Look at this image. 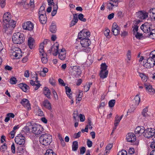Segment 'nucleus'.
I'll list each match as a JSON object with an SVG mask.
<instances>
[{"label":"nucleus","instance_id":"1","mask_svg":"<svg viewBox=\"0 0 155 155\" xmlns=\"http://www.w3.org/2000/svg\"><path fill=\"white\" fill-rule=\"evenodd\" d=\"M25 137L21 134H18L15 137V142L18 145L17 149L19 152H23L25 150Z\"/></svg>","mask_w":155,"mask_h":155},{"label":"nucleus","instance_id":"2","mask_svg":"<svg viewBox=\"0 0 155 155\" xmlns=\"http://www.w3.org/2000/svg\"><path fill=\"white\" fill-rule=\"evenodd\" d=\"M52 137L48 134H42L40 137L39 141L41 143L45 146L50 144L52 141Z\"/></svg>","mask_w":155,"mask_h":155},{"label":"nucleus","instance_id":"3","mask_svg":"<svg viewBox=\"0 0 155 155\" xmlns=\"http://www.w3.org/2000/svg\"><path fill=\"white\" fill-rule=\"evenodd\" d=\"M25 40L24 36L23 34L19 32L14 33L12 37V40L15 44H21L23 43Z\"/></svg>","mask_w":155,"mask_h":155},{"label":"nucleus","instance_id":"4","mask_svg":"<svg viewBox=\"0 0 155 155\" xmlns=\"http://www.w3.org/2000/svg\"><path fill=\"white\" fill-rule=\"evenodd\" d=\"M47 40H45L44 41L41 43L40 45L39 52L40 55H41L43 57L41 58V61L43 63L46 64L48 62V58H47V54L46 53H45L44 50V45L45 42H47Z\"/></svg>","mask_w":155,"mask_h":155},{"label":"nucleus","instance_id":"5","mask_svg":"<svg viewBox=\"0 0 155 155\" xmlns=\"http://www.w3.org/2000/svg\"><path fill=\"white\" fill-rule=\"evenodd\" d=\"M32 126V132L33 133L37 135L42 133L43 129L40 125L34 123Z\"/></svg>","mask_w":155,"mask_h":155},{"label":"nucleus","instance_id":"6","mask_svg":"<svg viewBox=\"0 0 155 155\" xmlns=\"http://www.w3.org/2000/svg\"><path fill=\"white\" fill-rule=\"evenodd\" d=\"M14 22L13 24L6 23L4 25L3 27V31L7 34H11L12 30L15 27Z\"/></svg>","mask_w":155,"mask_h":155},{"label":"nucleus","instance_id":"7","mask_svg":"<svg viewBox=\"0 0 155 155\" xmlns=\"http://www.w3.org/2000/svg\"><path fill=\"white\" fill-rule=\"evenodd\" d=\"M147 61L149 62L152 67L155 65V50L152 51L150 54V57Z\"/></svg>","mask_w":155,"mask_h":155},{"label":"nucleus","instance_id":"8","mask_svg":"<svg viewBox=\"0 0 155 155\" xmlns=\"http://www.w3.org/2000/svg\"><path fill=\"white\" fill-rule=\"evenodd\" d=\"M12 55L16 59H19L22 56L21 52L20 49L18 47H15L12 48Z\"/></svg>","mask_w":155,"mask_h":155},{"label":"nucleus","instance_id":"9","mask_svg":"<svg viewBox=\"0 0 155 155\" xmlns=\"http://www.w3.org/2000/svg\"><path fill=\"white\" fill-rule=\"evenodd\" d=\"M155 131L152 128H148L145 130L144 136L145 137L149 138L152 137L154 135Z\"/></svg>","mask_w":155,"mask_h":155},{"label":"nucleus","instance_id":"10","mask_svg":"<svg viewBox=\"0 0 155 155\" xmlns=\"http://www.w3.org/2000/svg\"><path fill=\"white\" fill-rule=\"evenodd\" d=\"M140 28L144 33L149 34L151 30L150 25L148 23H145L142 25Z\"/></svg>","mask_w":155,"mask_h":155},{"label":"nucleus","instance_id":"11","mask_svg":"<svg viewBox=\"0 0 155 155\" xmlns=\"http://www.w3.org/2000/svg\"><path fill=\"white\" fill-rule=\"evenodd\" d=\"M111 31L115 36L119 34L120 28L116 23L114 22L113 24Z\"/></svg>","mask_w":155,"mask_h":155},{"label":"nucleus","instance_id":"12","mask_svg":"<svg viewBox=\"0 0 155 155\" xmlns=\"http://www.w3.org/2000/svg\"><path fill=\"white\" fill-rule=\"evenodd\" d=\"M136 15L138 18L141 19H144L148 17V13L144 11H139L136 12Z\"/></svg>","mask_w":155,"mask_h":155},{"label":"nucleus","instance_id":"13","mask_svg":"<svg viewBox=\"0 0 155 155\" xmlns=\"http://www.w3.org/2000/svg\"><path fill=\"white\" fill-rule=\"evenodd\" d=\"M22 27L25 30L31 31L34 28V25L31 22L29 21L24 23L23 24Z\"/></svg>","mask_w":155,"mask_h":155},{"label":"nucleus","instance_id":"14","mask_svg":"<svg viewBox=\"0 0 155 155\" xmlns=\"http://www.w3.org/2000/svg\"><path fill=\"white\" fill-rule=\"evenodd\" d=\"M82 46L84 48L88 47L91 44V41L88 38H84L80 41Z\"/></svg>","mask_w":155,"mask_h":155},{"label":"nucleus","instance_id":"15","mask_svg":"<svg viewBox=\"0 0 155 155\" xmlns=\"http://www.w3.org/2000/svg\"><path fill=\"white\" fill-rule=\"evenodd\" d=\"M127 141L129 142H133L136 139V137L135 135L132 133H129L127 134L126 137Z\"/></svg>","mask_w":155,"mask_h":155},{"label":"nucleus","instance_id":"16","mask_svg":"<svg viewBox=\"0 0 155 155\" xmlns=\"http://www.w3.org/2000/svg\"><path fill=\"white\" fill-rule=\"evenodd\" d=\"M144 85L146 90L150 94H153L155 93V90L152 88L151 85L147 83H145Z\"/></svg>","mask_w":155,"mask_h":155},{"label":"nucleus","instance_id":"17","mask_svg":"<svg viewBox=\"0 0 155 155\" xmlns=\"http://www.w3.org/2000/svg\"><path fill=\"white\" fill-rule=\"evenodd\" d=\"M20 103L24 107H27L28 110L31 108L30 104L28 99L24 98L21 100Z\"/></svg>","mask_w":155,"mask_h":155},{"label":"nucleus","instance_id":"18","mask_svg":"<svg viewBox=\"0 0 155 155\" xmlns=\"http://www.w3.org/2000/svg\"><path fill=\"white\" fill-rule=\"evenodd\" d=\"M11 15L9 12H6L5 13L3 16V21L5 22V21L9 22L10 21L11 18Z\"/></svg>","mask_w":155,"mask_h":155},{"label":"nucleus","instance_id":"19","mask_svg":"<svg viewBox=\"0 0 155 155\" xmlns=\"http://www.w3.org/2000/svg\"><path fill=\"white\" fill-rule=\"evenodd\" d=\"M148 15L150 16L152 21L155 20V8H152L149 10Z\"/></svg>","mask_w":155,"mask_h":155},{"label":"nucleus","instance_id":"20","mask_svg":"<svg viewBox=\"0 0 155 155\" xmlns=\"http://www.w3.org/2000/svg\"><path fill=\"white\" fill-rule=\"evenodd\" d=\"M18 87L25 92H27L29 89V87L26 84L21 83L18 85Z\"/></svg>","mask_w":155,"mask_h":155},{"label":"nucleus","instance_id":"21","mask_svg":"<svg viewBox=\"0 0 155 155\" xmlns=\"http://www.w3.org/2000/svg\"><path fill=\"white\" fill-rule=\"evenodd\" d=\"M141 114L143 117L146 118L147 119L150 118V115L148 112L147 107H146L143 109L141 112Z\"/></svg>","mask_w":155,"mask_h":155},{"label":"nucleus","instance_id":"22","mask_svg":"<svg viewBox=\"0 0 155 155\" xmlns=\"http://www.w3.org/2000/svg\"><path fill=\"white\" fill-rule=\"evenodd\" d=\"M145 130L143 127H138L135 129V133L136 134L141 135L143 133L144 134Z\"/></svg>","mask_w":155,"mask_h":155},{"label":"nucleus","instance_id":"23","mask_svg":"<svg viewBox=\"0 0 155 155\" xmlns=\"http://www.w3.org/2000/svg\"><path fill=\"white\" fill-rule=\"evenodd\" d=\"M55 48H56V52L54 53H53V54L54 56H56L58 54H64V55H66V52L64 48L62 49L61 50V51L60 52H58V50L59 49V46L57 45L56 46Z\"/></svg>","mask_w":155,"mask_h":155},{"label":"nucleus","instance_id":"24","mask_svg":"<svg viewBox=\"0 0 155 155\" xmlns=\"http://www.w3.org/2000/svg\"><path fill=\"white\" fill-rule=\"evenodd\" d=\"M78 21V14H74L73 15V20L70 24V27H71L74 25Z\"/></svg>","mask_w":155,"mask_h":155},{"label":"nucleus","instance_id":"25","mask_svg":"<svg viewBox=\"0 0 155 155\" xmlns=\"http://www.w3.org/2000/svg\"><path fill=\"white\" fill-rule=\"evenodd\" d=\"M39 18L40 22L41 24H44L46 23L47 21L46 14L39 15Z\"/></svg>","mask_w":155,"mask_h":155},{"label":"nucleus","instance_id":"26","mask_svg":"<svg viewBox=\"0 0 155 155\" xmlns=\"http://www.w3.org/2000/svg\"><path fill=\"white\" fill-rule=\"evenodd\" d=\"M34 40L33 38L30 37L28 38V45L31 49H32L34 47Z\"/></svg>","mask_w":155,"mask_h":155},{"label":"nucleus","instance_id":"27","mask_svg":"<svg viewBox=\"0 0 155 155\" xmlns=\"http://www.w3.org/2000/svg\"><path fill=\"white\" fill-rule=\"evenodd\" d=\"M43 106L46 108L50 110L51 109V104L47 100H45L43 103Z\"/></svg>","mask_w":155,"mask_h":155},{"label":"nucleus","instance_id":"28","mask_svg":"<svg viewBox=\"0 0 155 155\" xmlns=\"http://www.w3.org/2000/svg\"><path fill=\"white\" fill-rule=\"evenodd\" d=\"M44 94L48 99H51L50 95L51 94V91L48 88L46 87H45L44 88Z\"/></svg>","mask_w":155,"mask_h":155},{"label":"nucleus","instance_id":"29","mask_svg":"<svg viewBox=\"0 0 155 155\" xmlns=\"http://www.w3.org/2000/svg\"><path fill=\"white\" fill-rule=\"evenodd\" d=\"M108 71H100L99 75L101 78L104 79L106 78L107 76Z\"/></svg>","mask_w":155,"mask_h":155},{"label":"nucleus","instance_id":"30","mask_svg":"<svg viewBox=\"0 0 155 155\" xmlns=\"http://www.w3.org/2000/svg\"><path fill=\"white\" fill-rule=\"evenodd\" d=\"M72 69L74 72L77 73L78 75L80 74L81 73V71L80 69V67L79 66H74L72 68Z\"/></svg>","mask_w":155,"mask_h":155},{"label":"nucleus","instance_id":"31","mask_svg":"<svg viewBox=\"0 0 155 155\" xmlns=\"http://www.w3.org/2000/svg\"><path fill=\"white\" fill-rule=\"evenodd\" d=\"M45 8V5H43L42 6H41L38 12L39 15L46 14Z\"/></svg>","mask_w":155,"mask_h":155},{"label":"nucleus","instance_id":"32","mask_svg":"<svg viewBox=\"0 0 155 155\" xmlns=\"http://www.w3.org/2000/svg\"><path fill=\"white\" fill-rule=\"evenodd\" d=\"M30 83L31 85L36 86L34 88L35 90H38L41 86V84L39 83L36 84H35V81H33L32 80H31L30 81Z\"/></svg>","mask_w":155,"mask_h":155},{"label":"nucleus","instance_id":"33","mask_svg":"<svg viewBox=\"0 0 155 155\" xmlns=\"http://www.w3.org/2000/svg\"><path fill=\"white\" fill-rule=\"evenodd\" d=\"M78 143L77 141H74L73 142L72 146V150L74 151H76L78 148Z\"/></svg>","mask_w":155,"mask_h":155},{"label":"nucleus","instance_id":"34","mask_svg":"<svg viewBox=\"0 0 155 155\" xmlns=\"http://www.w3.org/2000/svg\"><path fill=\"white\" fill-rule=\"evenodd\" d=\"M65 89L66 90V93L67 96L69 97L70 99H71V94L70 93L71 92V89L68 86H65Z\"/></svg>","mask_w":155,"mask_h":155},{"label":"nucleus","instance_id":"35","mask_svg":"<svg viewBox=\"0 0 155 155\" xmlns=\"http://www.w3.org/2000/svg\"><path fill=\"white\" fill-rule=\"evenodd\" d=\"M119 0H111L109 4L111 5L112 6H115L117 7L118 5V2Z\"/></svg>","mask_w":155,"mask_h":155},{"label":"nucleus","instance_id":"36","mask_svg":"<svg viewBox=\"0 0 155 155\" xmlns=\"http://www.w3.org/2000/svg\"><path fill=\"white\" fill-rule=\"evenodd\" d=\"M50 30L52 33H55L56 30V25L54 23H52L50 27Z\"/></svg>","mask_w":155,"mask_h":155},{"label":"nucleus","instance_id":"37","mask_svg":"<svg viewBox=\"0 0 155 155\" xmlns=\"http://www.w3.org/2000/svg\"><path fill=\"white\" fill-rule=\"evenodd\" d=\"M115 119L114 125L115 127H117L121 119V117H119V116L117 115L115 117Z\"/></svg>","mask_w":155,"mask_h":155},{"label":"nucleus","instance_id":"38","mask_svg":"<svg viewBox=\"0 0 155 155\" xmlns=\"http://www.w3.org/2000/svg\"><path fill=\"white\" fill-rule=\"evenodd\" d=\"M107 66L106 65V63H102L101 64V71H107Z\"/></svg>","mask_w":155,"mask_h":155},{"label":"nucleus","instance_id":"39","mask_svg":"<svg viewBox=\"0 0 155 155\" xmlns=\"http://www.w3.org/2000/svg\"><path fill=\"white\" fill-rule=\"evenodd\" d=\"M17 81V79L14 77H12L10 79V82L12 84H16Z\"/></svg>","mask_w":155,"mask_h":155},{"label":"nucleus","instance_id":"40","mask_svg":"<svg viewBox=\"0 0 155 155\" xmlns=\"http://www.w3.org/2000/svg\"><path fill=\"white\" fill-rule=\"evenodd\" d=\"M45 155H56L52 150L49 149L46 150Z\"/></svg>","mask_w":155,"mask_h":155},{"label":"nucleus","instance_id":"41","mask_svg":"<svg viewBox=\"0 0 155 155\" xmlns=\"http://www.w3.org/2000/svg\"><path fill=\"white\" fill-rule=\"evenodd\" d=\"M140 76L141 78V79L144 82H146L147 80V78L143 73H140Z\"/></svg>","mask_w":155,"mask_h":155},{"label":"nucleus","instance_id":"42","mask_svg":"<svg viewBox=\"0 0 155 155\" xmlns=\"http://www.w3.org/2000/svg\"><path fill=\"white\" fill-rule=\"evenodd\" d=\"M134 101L135 102V105H138L139 104L140 102V98L138 95H137L135 96Z\"/></svg>","mask_w":155,"mask_h":155},{"label":"nucleus","instance_id":"43","mask_svg":"<svg viewBox=\"0 0 155 155\" xmlns=\"http://www.w3.org/2000/svg\"><path fill=\"white\" fill-rule=\"evenodd\" d=\"M116 101L115 100H111L108 102L109 106L110 107H114Z\"/></svg>","mask_w":155,"mask_h":155},{"label":"nucleus","instance_id":"44","mask_svg":"<svg viewBox=\"0 0 155 155\" xmlns=\"http://www.w3.org/2000/svg\"><path fill=\"white\" fill-rule=\"evenodd\" d=\"M84 15L82 14H80L78 15V19L82 21L85 22L86 21V18H84Z\"/></svg>","mask_w":155,"mask_h":155},{"label":"nucleus","instance_id":"45","mask_svg":"<svg viewBox=\"0 0 155 155\" xmlns=\"http://www.w3.org/2000/svg\"><path fill=\"white\" fill-rule=\"evenodd\" d=\"M110 30L108 28L106 29L104 31V35L106 36L107 38H109L110 36H109V33L110 32Z\"/></svg>","mask_w":155,"mask_h":155},{"label":"nucleus","instance_id":"46","mask_svg":"<svg viewBox=\"0 0 155 155\" xmlns=\"http://www.w3.org/2000/svg\"><path fill=\"white\" fill-rule=\"evenodd\" d=\"M7 145L6 144L4 143L3 145L0 148V150L1 151H4L7 149Z\"/></svg>","mask_w":155,"mask_h":155},{"label":"nucleus","instance_id":"47","mask_svg":"<svg viewBox=\"0 0 155 155\" xmlns=\"http://www.w3.org/2000/svg\"><path fill=\"white\" fill-rule=\"evenodd\" d=\"M0 5L2 8H4L6 5L5 0H0Z\"/></svg>","mask_w":155,"mask_h":155},{"label":"nucleus","instance_id":"48","mask_svg":"<svg viewBox=\"0 0 155 155\" xmlns=\"http://www.w3.org/2000/svg\"><path fill=\"white\" fill-rule=\"evenodd\" d=\"M127 152L124 150H123L119 152L117 155H127Z\"/></svg>","mask_w":155,"mask_h":155},{"label":"nucleus","instance_id":"49","mask_svg":"<svg viewBox=\"0 0 155 155\" xmlns=\"http://www.w3.org/2000/svg\"><path fill=\"white\" fill-rule=\"evenodd\" d=\"M143 65L144 67L147 68H150L152 67L148 61H147Z\"/></svg>","mask_w":155,"mask_h":155},{"label":"nucleus","instance_id":"50","mask_svg":"<svg viewBox=\"0 0 155 155\" xmlns=\"http://www.w3.org/2000/svg\"><path fill=\"white\" fill-rule=\"evenodd\" d=\"M66 55L64 54H59V58L62 60H64L66 58Z\"/></svg>","mask_w":155,"mask_h":155},{"label":"nucleus","instance_id":"51","mask_svg":"<svg viewBox=\"0 0 155 155\" xmlns=\"http://www.w3.org/2000/svg\"><path fill=\"white\" fill-rule=\"evenodd\" d=\"M81 132L79 131L77 133H75L74 135V137L75 138H78L81 136Z\"/></svg>","mask_w":155,"mask_h":155},{"label":"nucleus","instance_id":"52","mask_svg":"<svg viewBox=\"0 0 155 155\" xmlns=\"http://www.w3.org/2000/svg\"><path fill=\"white\" fill-rule=\"evenodd\" d=\"M86 151V149L84 147H81L80 149V153L81 154H84Z\"/></svg>","mask_w":155,"mask_h":155},{"label":"nucleus","instance_id":"53","mask_svg":"<svg viewBox=\"0 0 155 155\" xmlns=\"http://www.w3.org/2000/svg\"><path fill=\"white\" fill-rule=\"evenodd\" d=\"M127 58L129 61H130L131 58V51L130 50H128L127 52Z\"/></svg>","mask_w":155,"mask_h":155},{"label":"nucleus","instance_id":"54","mask_svg":"<svg viewBox=\"0 0 155 155\" xmlns=\"http://www.w3.org/2000/svg\"><path fill=\"white\" fill-rule=\"evenodd\" d=\"M87 145L89 147H90L92 145V142L89 139L87 140Z\"/></svg>","mask_w":155,"mask_h":155},{"label":"nucleus","instance_id":"55","mask_svg":"<svg viewBox=\"0 0 155 155\" xmlns=\"http://www.w3.org/2000/svg\"><path fill=\"white\" fill-rule=\"evenodd\" d=\"M11 148L12 153H15V147L14 143H13V144H12L11 147Z\"/></svg>","mask_w":155,"mask_h":155},{"label":"nucleus","instance_id":"56","mask_svg":"<svg viewBox=\"0 0 155 155\" xmlns=\"http://www.w3.org/2000/svg\"><path fill=\"white\" fill-rule=\"evenodd\" d=\"M150 147L151 149H155V141L151 142L150 144Z\"/></svg>","mask_w":155,"mask_h":155},{"label":"nucleus","instance_id":"57","mask_svg":"<svg viewBox=\"0 0 155 155\" xmlns=\"http://www.w3.org/2000/svg\"><path fill=\"white\" fill-rule=\"evenodd\" d=\"M79 117L80 118V120L81 122H83L85 120V117L84 115L80 114L79 115Z\"/></svg>","mask_w":155,"mask_h":155},{"label":"nucleus","instance_id":"58","mask_svg":"<svg viewBox=\"0 0 155 155\" xmlns=\"http://www.w3.org/2000/svg\"><path fill=\"white\" fill-rule=\"evenodd\" d=\"M53 93L54 95V97L55 99L58 100V95L57 94V93L54 90H52Z\"/></svg>","mask_w":155,"mask_h":155},{"label":"nucleus","instance_id":"59","mask_svg":"<svg viewBox=\"0 0 155 155\" xmlns=\"http://www.w3.org/2000/svg\"><path fill=\"white\" fill-rule=\"evenodd\" d=\"M58 81L59 84L62 86H65V83H64V81L61 78H59L58 80Z\"/></svg>","mask_w":155,"mask_h":155},{"label":"nucleus","instance_id":"60","mask_svg":"<svg viewBox=\"0 0 155 155\" xmlns=\"http://www.w3.org/2000/svg\"><path fill=\"white\" fill-rule=\"evenodd\" d=\"M53 49H54V50L56 52V48H55V46H52L51 47V48L48 51V53H49L50 54H51V52L53 51Z\"/></svg>","mask_w":155,"mask_h":155},{"label":"nucleus","instance_id":"61","mask_svg":"<svg viewBox=\"0 0 155 155\" xmlns=\"http://www.w3.org/2000/svg\"><path fill=\"white\" fill-rule=\"evenodd\" d=\"M113 145L112 144H108L106 147V150H110L112 147Z\"/></svg>","mask_w":155,"mask_h":155},{"label":"nucleus","instance_id":"62","mask_svg":"<svg viewBox=\"0 0 155 155\" xmlns=\"http://www.w3.org/2000/svg\"><path fill=\"white\" fill-rule=\"evenodd\" d=\"M15 133V132L14 130L11 131L10 134V135H11V136H10V137L11 138H13L14 137Z\"/></svg>","mask_w":155,"mask_h":155},{"label":"nucleus","instance_id":"63","mask_svg":"<svg viewBox=\"0 0 155 155\" xmlns=\"http://www.w3.org/2000/svg\"><path fill=\"white\" fill-rule=\"evenodd\" d=\"M138 26L137 25H134L133 28V31L134 32V34L135 33V32H137V31L138 30Z\"/></svg>","mask_w":155,"mask_h":155},{"label":"nucleus","instance_id":"64","mask_svg":"<svg viewBox=\"0 0 155 155\" xmlns=\"http://www.w3.org/2000/svg\"><path fill=\"white\" fill-rule=\"evenodd\" d=\"M30 128L28 126L25 127L23 128V130L25 132H28L30 131Z\"/></svg>","mask_w":155,"mask_h":155}]
</instances>
